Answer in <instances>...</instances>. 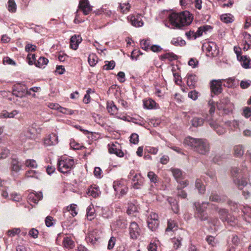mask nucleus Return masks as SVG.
Segmentation results:
<instances>
[{"instance_id":"412c9836","label":"nucleus","mask_w":251,"mask_h":251,"mask_svg":"<svg viewBox=\"0 0 251 251\" xmlns=\"http://www.w3.org/2000/svg\"><path fill=\"white\" fill-rule=\"evenodd\" d=\"M157 103L151 99L143 100V105L145 108L152 109L157 107Z\"/></svg>"},{"instance_id":"603ef678","label":"nucleus","mask_w":251,"mask_h":251,"mask_svg":"<svg viewBox=\"0 0 251 251\" xmlns=\"http://www.w3.org/2000/svg\"><path fill=\"white\" fill-rule=\"evenodd\" d=\"M182 238L180 237L174 238L172 239V242L173 243V247L175 249L179 248L181 245Z\"/></svg>"},{"instance_id":"b1692460","label":"nucleus","mask_w":251,"mask_h":251,"mask_svg":"<svg viewBox=\"0 0 251 251\" xmlns=\"http://www.w3.org/2000/svg\"><path fill=\"white\" fill-rule=\"evenodd\" d=\"M138 212L137 206L133 203H129L128 204L127 213L128 215L136 216Z\"/></svg>"},{"instance_id":"393cba45","label":"nucleus","mask_w":251,"mask_h":251,"mask_svg":"<svg viewBox=\"0 0 251 251\" xmlns=\"http://www.w3.org/2000/svg\"><path fill=\"white\" fill-rule=\"evenodd\" d=\"M126 185V181L124 180H117L113 182V187L115 192H119V191L123 188V186Z\"/></svg>"},{"instance_id":"473e14b6","label":"nucleus","mask_w":251,"mask_h":251,"mask_svg":"<svg viewBox=\"0 0 251 251\" xmlns=\"http://www.w3.org/2000/svg\"><path fill=\"white\" fill-rule=\"evenodd\" d=\"M48 62L49 60L47 58L45 57H40L37 62L35 63V65L37 67L44 68Z\"/></svg>"},{"instance_id":"6ab92c4d","label":"nucleus","mask_w":251,"mask_h":251,"mask_svg":"<svg viewBox=\"0 0 251 251\" xmlns=\"http://www.w3.org/2000/svg\"><path fill=\"white\" fill-rule=\"evenodd\" d=\"M107 110L108 112L111 115L117 116L118 114V108L112 101L107 102Z\"/></svg>"},{"instance_id":"39448f33","label":"nucleus","mask_w":251,"mask_h":251,"mask_svg":"<svg viewBox=\"0 0 251 251\" xmlns=\"http://www.w3.org/2000/svg\"><path fill=\"white\" fill-rule=\"evenodd\" d=\"M202 49L205 51L206 55L209 57L217 56L219 53L217 45L213 42L205 43Z\"/></svg>"},{"instance_id":"4c0bfd02","label":"nucleus","mask_w":251,"mask_h":251,"mask_svg":"<svg viewBox=\"0 0 251 251\" xmlns=\"http://www.w3.org/2000/svg\"><path fill=\"white\" fill-rule=\"evenodd\" d=\"M25 177H35L37 179H40V174L37 171L34 170H29L26 172L25 174Z\"/></svg>"},{"instance_id":"ea45409f","label":"nucleus","mask_w":251,"mask_h":251,"mask_svg":"<svg viewBox=\"0 0 251 251\" xmlns=\"http://www.w3.org/2000/svg\"><path fill=\"white\" fill-rule=\"evenodd\" d=\"M244 152V149L241 145H237L234 148V154L236 157H241Z\"/></svg>"},{"instance_id":"a211bd4d","label":"nucleus","mask_w":251,"mask_h":251,"mask_svg":"<svg viewBox=\"0 0 251 251\" xmlns=\"http://www.w3.org/2000/svg\"><path fill=\"white\" fill-rule=\"evenodd\" d=\"M43 198L41 193H31L28 196V200L29 202L37 203Z\"/></svg>"},{"instance_id":"72a5a7b5","label":"nucleus","mask_w":251,"mask_h":251,"mask_svg":"<svg viewBox=\"0 0 251 251\" xmlns=\"http://www.w3.org/2000/svg\"><path fill=\"white\" fill-rule=\"evenodd\" d=\"M62 244L63 247L67 249H72L74 247V242L68 237L64 238Z\"/></svg>"},{"instance_id":"0e129e2a","label":"nucleus","mask_w":251,"mask_h":251,"mask_svg":"<svg viewBox=\"0 0 251 251\" xmlns=\"http://www.w3.org/2000/svg\"><path fill=\"white\" fill-rule=\"evenodd\" d=\"M140 46L142 49L147 50L149 49L150 43L148 40H142L140 42Z\"/></svg>"},{"instance_id":"c756f323","label":"nucleus","mask_w":251,"mask_h":251,"mask_svg":"<svg viewBox=\"0 0 251 251\" xmlns=\"http://www.w3.org/2000/svg\"><path fill=\"white\" fill-rule=\"evenodd\" d=\"M191 122L192 126L197 127L203 125L204 123V119L197 117H194L192 119Z\"/></svg>"},{"instance_id":"09e8293b","label":"nucleus","mask_w":251,"mask_h":251,"mask_svg":"<svg viewBox=\"0 0 251 251\" xmlns=\"http://www.w3.org/2000/svg\"><path fill=\"white\" fill-rule=\"evenodd\" d=\"M222 80V82L223 81L225 82L224 85L228 88H231L235 85V78L234 77H229L227 79H223Z\"/></svg>"},{"instance_id":"0eeeda50","label":"nucleus","mask_w":251,"mask_h":251,"mask_svg":"<svg viewBox=\"0 0 251 251\" xmlns=\"http://www.w3.org/2000/svg\"><path fill=\"white\" fill-rule=\"evenodd\" d=\"M36 131L37 129L34 126H30L21 133L20 138L22 140L34 139Z\"/></svg>"},{"instance_id":"7c9ffc66","label":"nucleus","mask_w":251,"mask_h":251,"mask_svg":"<svg viewBox=\"0 0 251 251\" xmlns=\"http://www.w3.org/2000/svg\"><path fill=\"white\" fill-rule=\"evenodd\" d=\"M197 82V77L195 75H187V85L190 88H193L195 87V84Z\"/></svg>"},{"instance_id":"338daca9","label":"nucleus","mask_w":251,"mask_h":251,"mask_svg":"<svg viewBox=\"0 0 251 251\" xmlns=\"http://www.w3.org/2000/svg\"><path fill=\"white\" fill-rule=\"evenodd\" d=\"M130 141L131 143L136 144L139 142V136L138 134L136 133H133L130 137Z\"/></svg>"},{"instance_id":"c03bdc74","label":"nucleus","mask_w":251,"mask_h":251,"mask_svg":"<svg viewBox=\"0 0 251 251\" xmlns=\"http://www.w3.org/2000/svg\"><path fill=\"white\" fill-rule=\"evenodd\" d=\"M7 8L9 12L14 13L16 11L17 5L14 0H8Z\"/></svg>"},{"instance_id":"e433bc0d","label":"nucleus","mask_w":251,"mask_h":251,"mask_svg":"<svg viewBox=\"0 0 251 251\" xmlns=\"http://www.w3.org/2000/svg\"><path fill=\"white\" fill-rule=\"evenodd\" d=\"M221 20L223 22L228 24L234 21V17L230 14H225L221 16Z\"/></svg>"},{"instance_id":"4468645a","label":"nucleus","mask_w":251,"mask_h":251,"mask_svg":"<svg viewBox=\"0 0 251 251\" xmlns=\"http://www.w3.org/2000/svg\"><path fill=\"white\" fill-rule=\"evenodd\" d=\"M10 170L12 175L18 173L21 169L22 166L19 161L15 158H12L11 161Z\"/></svg>"},{"instance_id":"a878e982","label":"nucleus","mask_w":251,"mask_h":251,"mask_svg":"<svg viewBox=\"0 0 251 251\" xmlns=\"http://www.w3.org/2000/svg\"><path fill=\"white\" fill-rule=\"evenodd\" d=\"M159 245V241L156 238L152 239L148 246V251H157L158 246Z\"/></svg>"},{"instance_id":"cd10ccee","label":"nucleus","mask_w":251,"mask_h":251,"mask_svg":"<svg viewBox=\"0 0 251 251\" xmlns=\"http://www.w3.org/2000/svg\"><path fill=\"white\" fill-rule=\"evenodd\" d=\"M86 215L87 219L89 221H91L94 219L95 217V210L93 205H90L87 207Z\"/></svg>"},{"instance_id":"58836bf2","label":"nucleus","mask_w":251,"mask_h":251,"mask_svg":"<svg viewBox=\"0 0 251 251\" xmlns=\"http://www.w3.org/2000/svg\"><path fill=\"white\" fill-rule=\"evenodd\" d=\"M119 7L121 12L123 14H126L129 11L131 6L129 3L127 2L124 3H120Z\"/></svg>"},{"instance_id":"6e6552de","label":"nucleus","mask_w":251,"mask_h":251,"mask_svg":"<svg viewBox=\"0 0 251 251\" xmlns=\"http://www.w3.org/2000/svg\"><path fill=\"white\" fill-rule=\"evenodd\" d=\"M108 148L110 153L115 154L120 157L124 156V153L120 149V145L117 142L110 143Z\"/></svg>"},{"instance_id":"49530a36","label":"nucleus","mask_w":251,"mask_h":251,"mask_svg":"<svg viewBox=\"0 0 251 251\" xmlns=\"http://www.w3.org/2000/svg\"><path fill=\"white\" fill-rule=\"evenodd\" d=\"M77 205L75 204H71L67 207V211L69 212L72 216L75 217L77 214Z\"/></svg>"},{"instance_id":"8fccbe9b","label":"nucleus","mask_w":251,"mask_h":251,"mask_svg":"<svg viewBox=\"0 0 251 251\" xmlns=\"http://www.w3.org/2000/svg\"><path fill=\"white\" fill-rule=\"evenodd\" d=\"M147 223L149 228L152 231L155 230L159 225L158 221L148 220Z\"/></svg>"},{"instance_id":"a19ab883","label":"nucleus","mask_w":251,"mask_h":251,"mask_svg":"<svg viewBox=\"0 0 251 251\" xmlns=\"http://www.w3.org/2000/svg\"><path fill=\"white\" fill-rule=\"evenodd\" d=\"M100 192V190L97 187H91L88 189V195L93 197V198H97L99 196Z\"/></svg>"},{"instance_id":"9b49d317","label":"nucleus","mask_w":251,"mask_h":251,"mask_svg":"<svg viewBox=\"0 0 251 251\" xmlns=\"http://www.w3.org/2000/svg\"><path fill=\"white\" fill-rule=\"evenodd\" d=\"M222 80H213L210 82V89L212 93L218 95L222 91Z\"/></svg>"},{"instance_id":"69168bd1","label":"nucleus","mask_w":251,"mask_h":251,"mask_svg":"<svg viewBox=\"0 0 251 251\" xmlns=\"http://www.w3.org/2000/svg\"><path fill=\"white\" fill-rule=\"evenodd\" d=\"M60 112L66 115H72L74 114V112L73 110L67 109L63 107H60V110L59 111Z\"/></svg>"},{"instance_id":"aec40b11","label":"nucleus","mask_w":251,"mask_h":251,"mask_svg":"<svg viewBox=\"0 0 251 251\" xmlns=\"http://www.w3.org/2000/svg\"><path fill=\"white\" fill-rule=\"evenodd\" d=\"M220 219L223 222H227L228 223H231L232 220H230V215L228 211L225 209H220L218 211Z\"/></svg>"},{"instance_id":"5fc2aeb1","label":"nucleus","mask_w":251,"mask_h":251,"mask_svg":"<svg viewBox=\"0 0 251 251\" xmlns=\"http://www.w3.org/2000/svg\"><path fill=\"white\" fill-rule=\"evenodd\" d=\"M161 59H168L170 61L176 59V55L173 53H166L160 56Z\"/></svg>"},{"instance_id":"ddd939ff","label":"nucleus","mask_w":251,"mask_h":251,"mask_svg":"<svg viewBox=\"0 0 251 251\" xmlns=\"http://www.w3.org/2000/svg\"><path fill=\"white\" fill-rule=\"evenodd\" d=\"M127 20L134 26L141 27L143 25V22L140 15H130L127 17Z\"/></svg>"},{"instance_id":"2eb2a0df","label":"nucleus","mask_w":251,"mask_h":251,"mask_svg":"<svg viewBox=\"0 0 251 251\" xmlns=\"http://www.w3.org/2000/svg\"><path fill=\"white\" fill-rule=\"evenodd\" d=\"M81 41L82 38L80 35H74L72 36L70 40L71 48L74 50H76Z\"/></svg>"},{"instance_id":"f3484780","label":"nucleus","mask_w":251,"mask_h":251,"mask_svg":"<svg viewBox=\"0 0 251 251\" xmlns=\"http://www.w3.org/2000/svg\"><path fill=\"white\" fill-rule=\"evenodd\" d=\"M26 94L25 89L20 85L15 86L13 89V95L17 97L22 98Z\"/></svg>"},{"instance_id":"bf43d9fd","label":"nucleus","mask_w":251,"mask_h":251,"mask_svg":"<svg viewBox=\"0 0 251 251\" xmlns=\"http://www.w3.org/2000/svg\"><path fill=\"white\" fill-rule=\"evenodd\" d=\"M27 60L28 61V63L30 65H33V64H35V54L28 53L27 56Z\"/></svg>"},{"instance_id":"f704fd0d","label":"nucleus","mask_w":251,"mask_h":251,"mask_svg":"<svg viewBox=\"0 0 251 251\" xmlns=\"http://www.w3.org/2000/svg\"><path fill=\"white\" fill-rule=\"evenodd\" d=\"M171 43L175 46L182 47L185 45V41L181 37L173 38L171 40Z\"/></svg>"},{"instance_id":"c85d7f7f","label":"nucleus","mask_w":251,"mask_h":251,"mask_svg":"<svg viewBox=\"0 0 251 251\" xmlns=\"http://www.w3.org/2000/svg\"><path fill=\"white\" fill-rule=\"evenodd\" d=\"M244 213V217L245 220L248 223H251V208L249 207H244L242 209Z\"/></svg>"},{"instance_id":"7ed1b4c3","label":"nucleus","mask_w":251,"mask_h":251,"mask_svg":"<svg viewBox=\"0 0 251 251\" xmlns=\"http://www.w3.org/2000/svg\"><path fill=\"white\" fill-rule=\"evenodd\" d=\"M74 166V159L70 157H63L58 163V170L63 174L69 172Z\"/></svg>"},{"instance_id":"423d86ee","label":"nucleus","mask_w":251,"mask_h":251,"mask_svg":"<svg viewBox=\"0 0 251 251\" xmlns=\"http://www.w3.org/2000/svg\"><path fill=\"white\" fill-rule=\"evenodd\" d=\"M217 108L219 110H222L226 114L231 112L233 108V103L230 102L228 98H224L222 99L217 104Z\"/></svg>"},{"instance_id":"37998d69","label":"nucleus","mask_w":251,"mask_h":251,"mask_svg":"<svg viewBox=\"0 0 251 251\" xmlns=\"http://www.w3.org/2000/svg\"><path fill=\"white\" fill-rule=\"evenodd\" d=\"M98 62V59L97 55L94 53L90 54L88 57V63L89 65L94 67Z\"/></svg>"},{"instance_id":"6e6d98bb","label":"nucleus","mask_w":251,"mask_h":251,"mask_svg":"<svg viewBox=\"0 0 251 251\" xmlns=\"http://www.w3.org/2000/svg\"><path fill=\"white\" fill-rule=\"evenodd\" d=\"M147 176L151 182L155 183L158 181V177L154 172L152 171L148 172Z\"/></svg>"},{"instance_id":"1a4fd4ad","label":"nucleus","mask_w":251,"mask_h":251,"mask_svg":"<svg viewBox=\"0 0 251 251\" xmlns=\"http://www.w3.org/2000/svg\"><path fill=\"white\" fill-rule=\"evenodd\" d=\"M92 10V7L90 5L88 0H80L79 3L78 11H82L84 15H88Z\"/></svg>"},{"instance_id":"9d476101","label":"nucleus","mask_w":251,"mask_h":251,"mask_svg":"<svg viewBox=\"0 0 251 251\" xmlns=\"http://www.w3.org/2000/svg\"><path fill=\"white\" fill-rule=\"evenodd\" d=\"M58 143V137L54 133L48 135L44 139L43 143L45 146H52L57 145Z\"/></svg>"},{"instance_id":"79ce46f5","label":"nucleus","mask_w":251,"mask_h":251,"mask_svg":"<svg viewBox=\"0 0 251 251\" xmlns=\"http://www.w3.org/2000/svg\"><path fill=\"white\" fill-rule=\"evenodd\" d=\"M177 229V226L174 220H169L168 222V226L166 228V232L175 231Z\"/></svg>"},{"instance_id":"13d9d810","label":"nucleus","mask_w":251,"mask_h":251,"mask_svg":"<svg viewBox=\"0 0 251 251\" xmlns=\"http://www.w3.org/2000/svg\"><path fill=\"white\" fill-rule=\"evenodd\" d=\"M21 231L20 228H14L12 229L8 230L7 231V234L10 237H13L17 234H18Z\"/></svg>"},{"instance_id":"f257e3e1","label":"nucleus","mask_w":251,"mask_h":251,"mask_svg":"<svg viewBox=\"0 0 251 251\" xmlns=\"http://www.w3.org/2000/svg\"><path fill=\"white\" fill-rule=\"evenodd\" d=\"M169 21L174 27L180 28L189 25L192 22L193 16L190 13L185 11L180 13H173L169 15Z\"/></svg>"},{"instance_id":"bb28decb","label":"nucleus","mask_w":251,"mask_h":251,"mask_svg":"<svg viewBox=\"0 0 251 251\" xmlns=\"http://www.w3.org/2000/svg\"><path fill=\"white\" fill-rule=\"evenodd\" d=\"M226 199V197L225 196H220L216 193H212L209 197V200L211 201L221 202L225 201Z\"/></svg>"},{"instance_id":"de8ad7c7","label":"nucleus","mask_w":251,"mask_h":251,"mask_svg":"<svg viewBox=\"0 0 251 251\" xmlns=\"http://www.w3.org/2000/svg\"><path fill=\"white\" fill-rule=\"evenodd\" d=\"M196 187L200 193H203L205 191V186L201 179H198L196 180Z\"/></svg>"},{"instance_id":"4be33fe9","label":"nucleus","mask_w":251,"mask_h":251,"mask_svg":"<svg viewBox=\"0 0 251 251\" xmlns=\"http://www.w3.org/2000/svg\"><path fill=\"white\" fill-rule=\"evenodd\" d=\"M18 111L14 110L11 112L3 110L0 113V118H13L18 114Z\"/></svg>"},{"instance_id":"680f3d73","label":"nucleus","mask_w":251,"mask_h":251,"mask_svg":"<svg viewBox=\"0 0 251 251\" xmlns=\"http://www.w3.org/2000/svg\"><path fill=\"white\" fill-rule=\"evenodd\" d=\"M206 240L208 244L212 246H215L217 243V241L215 237L212 236H207L206 238Z\"/></svg>"},{"instance_id":"c9c22d12","label":"nucleus","mask_w":251,"mask_h":251,"mask_svg":"<svg viewBox=\"0 0 251 251\" xmlns=\"http://www.w3.org/2000/svg\"><path fill=\"white\" fill-rule=\"evenodd\" d=\"M233 181L239 189H242L245 186L247 185V181L242 178L240 179L239 177H238L237 178H234Z\"/></svg>"},{"instance_id":"20e7f679","label":"nucleus","mask_w":251,"mask_h":251,"mask_svg":"<svg viewBox=\"0 0 251 251\" xmlns=\"http://www.w3.org/2000/svg\"><path fill=\"white\" fill-rule=\"evenodd\" d=\"M208 204L209 203L207 202H202L201 203L199 202H195L194 203L196 209L195 217L201 221L207 220L208 216L205 211Z\"/></svg>"},{"instance_id":"5701e85b","label":"nucleus","mask_w":251,"mask_h":251,"mask_svg":"<svg viewBox=\"0 0 251 251\" xmlns=\"http://www.w3.org/2000/svg\"><path fill=\"white\" fill-rule=\"evenodd\" d=\"M240 62L242 66L245 69H249L250 68L251 59L247 56H242L238 59Z\"/></svg>"},{"instance_id":"864d4df0","label":"nucleus","mask_w":251,"mask_h":251,"mask_svg":"<svg viewBox=\"0 0 251 251\" xmlns=\"http://www.w3.org/2000/svg\"><path fill=\"white\" fill-rule=\"evenodd\" d=\"M9 153V150L5 147H0V159L6 158Z\"/></svg>"},{"instance_id":"e2e57ef3","label":"nucleus","mask_w":251,"mask_h":251,"mask_svg":"<svg viewBox=\"0 0 251 251\" xmlns=\"http://www.w3.org/2000/svg\"><path fill=\"white\" fill-rule=\"evenodd\" d=\"M231 174L234 178H237V176H239L238 177H240V176H242L241 171H240L238 168H233L231 171Z\"/></svg>"},{"instance_id":"2f4dec72","label":"nucleus","mask_w":251,"mask_h":251,"mask_svg":"<svg viewBox=\"0 0 251 251\" xmlns=\"http://www.w3.org/2000/svg\"><path fill=\"white\" fill-rule=\"evenodd\" d=\"M168 201L172 207V210L175 213H177L178 212V205L177 201L173 198H169Z\"/></svg>"},{"instance_id":"3c124183","label":"nucleus","mask_w":251,"mask_h":251,"mask_svg":"<svg viewBox=\"0 0 251 251\" xmlns=\"http://www.w3.org/2000/svg\"><path fill=\"white\" fill-rule=\"evenodd\" d=\"M25 164L26 167L33 169L36 168L38 166L36 161L34 159H27Z\"/></svg>"},{"instance_id":"052dcab7","label":"nucleus","mask_w":251,"mask_h":251,"mask_svg":"<svg viewBox=\"0 0 251 251\" xmlns=\"http://www.w3.org/2000/svg\"><path fill=\"white\" fill-rule=\"evenodd\" d=\"M144 179L143 178L141 177L139 179L136 181V182L132 183V185L135 189H139L141 186L143 184Z\"/></svg>"},{"instance_id":"dca6fc26","label":"nucleus","mask_w":251,"mask_h":251,"mask_svg":"<svg viewBox=\"0 0 251 251\" xmlns=\"http://www.w3.org/2000/svg\"><path fill=\"white\" fill-rule=\"evenodd\" d=\"M210 126L219 135H222L224 134L226 130L223 126L219 125L216 122L210 121L209 122Z\"/></svg>"},{"instance_id":"f03ea898","label":"nucleus","mask_w":251,"mask_h":251,"mask_svg":"<svg viewBox=\"0 0 251 251\" xmlns=\"http://www.w3.org/2000/svg\"><path fill=\"white\" fill-rule=\"evenodd\" d=\"M183 144L194 149L201 154H206L209 151V144L204 139L188 136L184 139Z\"/></svg>"},{"instance_id":"774afa93","label":"nucleus","mask_w":251,"mask_h":251,"mask_svg":"<svg viewBox=\"0 0 251 251\" xmlns=\"http://www.w3.org/2000/svg\"><path fill=\"white\" fill-rule=\"evenodd\" d=\"M244 43H248L249 44H251V35L247 32H244L243 33Z\"/></svg>"},{"instance_id":"4d7b16f0","label":"nucleus","mask_w":251,"mask_h":251,"mask_svg":"<svg viewBox=\"0 0 251 251\" xmlns=\"http://www.w3.org/2000/svg\"><path fill=\"white\" fill-rule=\"evenodd\" d=\"M115 63L114 61H106L103 68L105 70H112L115 67Z\"/></svg>"},{"instance_id":"f8f14e48","label":"nucleus","mask_w":251,"mask_h":251,"mask_svg":"<svg viewBox=\"0 0 251 251\" xmlns=\"http://www.w3.org/2000/svg\"><path fill=\"white\" fill-rule=\"evenodd\" d=\"M129 234L130 237L133 239H137L140 234V228L138 224L135 222H132L129 226Z\"/></svg>"},{"instance_id":"a18cd8bd","label":"nucleus","mask_w":251,"mask_h":251,"mask_svg":"<svg viewBox=\"0 0 251 251\" xmlns=\"http://www.w3.org/2000/svg\"><path fill=\"white\" fill-rule=\"evenodd\" d=\"M171 172L175 179L178 182V179H181L182 176V173L181 170L178 169L172 168Z\"/></svg>"}]
</instances>
